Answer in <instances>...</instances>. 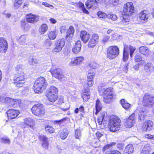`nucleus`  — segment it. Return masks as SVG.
<instances>
[{"label": "nucleus", "mask_w": 154, "mask_h": 154, "mask_svg": "<svg viewBox=\"0 0 154 154\" xmlns=\"http://www.w3.org/2000/svg\"><path fill=\"white\" fill-rule=\"evenodd\" d=\"M106 84L102 83L98 87V91L100 95L103 97V101L106 103L109 104L112 102L114 96V90L112 87L106 88L103 87Z\"/></svg>", "instance_id": "obj_1"}, {"label": "nucleus", "mask_w": 154, "mask_h": 154, "mask_svg": "<svg viewBox=\"0 0 154 154\" xmlns=\"http://www.w3.org/2000/svg\"><path fill=\"white\" fill-rule=\"evenodd\" d=\"M46 79L43 77L40 76L35 81L33 85L34 91L36 93H41L47 86Z\"/></svg>", "instance_id": "obj_2"}, {"label": "nucleus", "mask_w": 154, "mask_h": 154, "mask_svg": "<svg viewBox=\"0 0 154 154\" xmlns=\"http://www.w3.org/2000/svg\"><path fill=\"white\" fill-rule=\"evenodd\" d=\"M121 122L119 118L114 117L109 120L108 127L111 132H115L119 131L121 129Z\"/></svg>", "instance_id": "obj_3"}, {"label": "nucleus", "mask_w": 154, "mask_h": 154, "mask_svg": "<svg viewBox=\"0 0 154 154\" xmlns=\"http://www.w3.org/2000/svg\"><path fill=\"white\" fill-rule=\"evenodd\" d=\"M26 80L25 73L22 71H19L15 74L13 78V83L18 88L22 87L25 83Z\"/></svg>", "instance_id": "obj_4"}, {"label": "nucleus", "mask_w": 154, "mask_h": 154, "mask_svg": "<svg viewBox=\"0 0 154 154\" xmlns=\"http://www.w3.org/2000/svg\"><path fill=\"white\" fill-rule=\"evenodd\" d=\"M58 90L54 86H51L47 91L45 96L50 102L54 103L58 99Z\"/></svg>", "instance_id": "obj_5"}, {"label": "nucleus", "mask_w": 154, "mask_h": 154, "mask_svg": "<svg viewBox=\"0 0 154 154\" xmlns=\"http://www.w3.org/2000/svg\"><path fill=\"white\" fill-rule=\"evenodd\" d=\"M141 103L145 107H152L154 106V95L146 93L142 96Z\"/></svg>", "instance_id": "obj_6"}, {"label": "nucleus", "mask_w": 154, "mask_h": 154, "mask_svg": "<svg viewBox=\"0 0 154 154\" xmlns=\"http://www.w3.org/2000/svg\"><path fill=\"white\" fill-rule=\"evenodd\" d=\"M136 50L135 47L131 45H125L123 52V60L124 62L128 60L129 57V52L131 58L133 57V54Z\"/></svg>", "instance_id": "obj_7"}, {"label": "nucleus", "mask_w": 154, "mask_h": 154, "mask_svg": "<svg viewBox=\"0 0 154 154\" xmlns=\"http://www.w3.org/2000/svg\"><path fill=\"white\" fill-rule=\"evenodd\" d=\"M119 54V49L116 45L109 47L107 49L106 57L109 60H113L116 58Z\"/></svg>", "instance_id": "obj_8"}, {"label": "nucleus", "mask_w": 154, "mask_h": 154, "mask_svg": "<svg viewBox=\"0 0 154 154\" xmlns=\"http://www.w3.org/2000/svg\"><path fill=\"white\" fill-rule=\"evenodd\" d=\"M31 110L34 115L39 117L44 116L45 113L43 104L40 103L35 104L32 107Z\"/></svg>", "instance_id": "obj_9"}, {"label": "nucleus", "mask_w": 154, "mask_h": 154, "mask_svg": "<svg viewBox=\"0 0 154 154\" xmlns=\"http://www.w3.org/2000/svg\"><path fill=\"white\" fill-rule=\"evenodd\" d=\"M135 12V8L132 2H128L124 4L123 8V14L132 16Z\"/></svg>", "instance_id": "obj_10"}, {"label": "nucleus", "mask_w": 154, "mask_h": 154, "mask_svg": "<svg viewBox=\"0 0 154 154\" xmlns=\"http://www.w3.org/2000/svg\"><path fill=\"white\" fill-rule=\"evenodd\" d=\"M99 40V36L97 33L92 34L89 40L87 46L88 48H92L95 47Z\"/></svg>", "instance_id": "obj_11"}, {"label": "nucleus", "mask_w": 154, "mask_h": 154, "mask_svg": "<svg viewBox=\"0 0 154 154\" xmlns=\"http://www.w3.org/2000/svg\"><path fill=\"white\" fill-rule=\"evenodd\" d=\"M20 113L19 110L13 109H8L6 112L8 119L9 120L17 119Z\"/></svg>", "instance_id": "obj_12"}, {"label": "nucleus", "mask_w": 154, "mask_h": 154, "mask_svg": "<svg viewBox=\"0 0 154 154\" xmlns=\"http://www.w3.org/2000/svg\"><path fill=\"white\" fill-rule=\"evenodd\" d=\"M52 76L59 80H60L64 78V75L62 70L60 68H57L51 69L50 71Z\"/></svg>", "instance_id": "obj_13"}, {"label": "nucleus", "mask_w": 154, "mask_h": 154, "mask_svg": "<svg viewBox=\"0 0 154 154\" xmlns=\"http://www.w3.org/2000/svg\"><path fill=\"white\" fill-rule=\"evenodd\" d=\"M65 44V41L63 38L59 39L56 41L55 43L54 47L52 49L54 53H58L62 50Z\"/></svg>", "instance_id": "obj_14"}, {"label": "nucleus", "mask_w": 154, "mask_h": 154, "mask_svg": "<svg viewBox=\"0 0 154 154\" xmlns=\"http://www.w3.org/2000/svg\"><path fill=\"white\" fill-rule=\"evenodd\" d=\"M94 74L95 73L94 72L88 73L86 82L84 85V88L86 89L89 90V87L93 86L94 85L93 79Z\"/></svg>", "instance_id": "obj_15"}, {"label": "nucleus", "mask_w": 154, "mask_h": 154, "mask_svg": "<svg viewBox=\"0 0 154 154\" xmlns=\"http://www.w3.org/2000/svg\"><path fill=\"white\" fill-rule=\"evenodd\" d=\"M25 17L27 22L30 23L35 24L39 20V17L38 16L32 13L26 14Z\"/></svg>", "instance_id": "obj_16"}, {"label": "nucleus", "mask_w": 154, "mask_h": 154, "mask_svg": "<svg viewBox=\"0 0 154 154\" xmlns=\"http://www.w3.org/2000/svg\"><path fill=\"white\" fill-rule=\"evenodd\" d=\"M38 139L41 142V144L42 147L44 149H48L49 145L48 138L45 135L41 134L38 136Z\"/></svg>", "instance_id": "obj_17"}, {"label": "nucleus", "mask_w": 154, "mask_h": 154, "mask_svg": "<svg viewBox=\"0 0 154 154\" xmlns=\"http://www.w3.org/2000/svg\"><path fill=\"white\" fill-rule=\"evenodd\" d=\"M153 123L150 120H147L144 122L143 124L142 129L144 131H150L153 128Z\"/></svg>", "instance_id": "obj_18"}, {"label": "nucleus", "mask_w": 154, "mask_h": 154, "mask_svg": "<svg viewBox=\"0 0 154 154\" xmlns=\"http://www.w3.org/2000/svg\"><path fill=\"white\" fill-rule=\"evenodd\" d=\"M79 35L81 40L84 44L86 43L90 38V34L85 30L81 31Z\"/></svg>", "instance_id": "obj_19"}, {"label": "nucleus", "mask_w": 154, "mask_h": 154, "mask_svg": "<svg viewBox=\"0 0 154 154\" xmlns=\"http://www.w3.org/2000/svg\"><path fill=\"white\" fill-rule=\"evenodd\" d=\"M138 17L141 21H147L149 17V14L147 10H143L139 13Z\"/></svg>", "instance_id": "obj_20"}, {"label": "nucleus", "mask_w": 154, "mask_h": 154, "mask_svg": "<svg viewBox=\"0 0 154 154\" xmlns=\"http://www.w3.org/2000/svg\"><path fill=\"white\" fill-rule=\"evenodd\" d=\"M84 59V57L82 56L76 57L74 58L73 60H71L69 63V65L71 66L79 65L82 63Z\"/></svg>", "instance_id": "obj_21"}, {"label": "nucleus", "mask_w": 154, "mask_h": 154, "mask_svg": "<svg viewBox=\"0 0 154 154\" xmlns=\"http://www.w3.org/2000/svg\"><path fill=\"white\" fill-rule=\"evenodd\" d=\"M85 4L88 9H95L97 6V4L94 0H87L85 2Z\"/></svg>", "instance_id": "obj_22"}, {"label": "nucleus", "mask_w": 154, "mask_h": 154, "mask_svg": "<svg viewBox=\"0 0 154 154\" xmlns=\"http://www.w3.org/2000/svg\"><path fill=\"white\" fill-rule=\"evenodd\" d=\"M139 50L140 53L145 56H149L151 53L149 48L146 46H141L139 47Z\"/></svg>", "instance_id": "obj_23"}, {"label": "nucleus", "mask_w": 154, "mask_h": 154, "mask_svg": "<svg viewBox=\"0 0 154 154\" xmlns=\"http://www.w3.org/2000/svg\"><path fill=\"white\" fill-rule=\"evenodd\" d=\"M81 94L82 98L84 101H87L90 99V97L91 94L90 90L84 88Z\"/></svg>", "instance_id": "obj_24"}, {"label": "nucleus", "mask_w": 154, "mask_h": 154, "mask_svg": "<svg viewBox=\"0 0 154 154\" xmlns=\"http://www.w3.org/2000/svg\"><path fill=\"white\" fill-rule=\"evenodd\" d=\"M18 100L6 97L5 100V102L8 107H12L17 104L18 103Z\"/></svg>", "instance_id": "obj_25"}, {"label": "nucleus", "mask_w": 154, "mask_h": 154, "mask_svg": "<svg viewBox=\"0 0 154 154\" xmlns=\"http://www.w3.org/2000/svg\"><path fill=\"white\" fill-rule=\"evenodd\" d=\"M82 46L80 40L77 41L72 49V52L75 54H77L81 50Z\"/></svg>", "instance_id": "obj_26"}, {"label": "nucleus", "mask_w": 154, "mask_h": 154, "mask_svg": "<svg viewBox=\"0 0 154 154\" xmlns=\"http://www.w3.org/2000/svg\"><path fill=\"white\" fill-rule=\"evenodd\" d=\"M24 124L29 126L32 128L34 129L35 125V121L31 118H26L24 119Z\"/></svg>", "instance_id": "obj_27"}, {"label": "nucleus", "mask_w": 154, "mask_h": 154, "mask_svg": "<svg viewBox=\"0 0 154 154\" xmlns=\"http://www.w3.org/2000/svg\"><path fill=\"white\" fill-rule=\"evenodd\" d=\"M115 142H112L109 144H107L105 145L103 147L102 152L105 154H107L109 153V152L112 151V150H109V148L116 144Z\"/></svg>", "instance_id": "obj_28"}, {"label": "nucleus", "mask_w": 154, "mask_h": 154, "mask_svg": "<svg viewBox=\"0 0 154 154\" xmlns=\"http://www.w3.org/2000/svg\"><path fill=\"white\" fill-rule=\"evenodd\" d=\"M48 26L46 24H42L38 28V32L40 35H43L48 31Z\"/></svg>", "instance_id": "obj_29"}, {"label": "nucleus", "mask_w": 154, "mask_h": 154, "mask_svg": "<svg viewBox=\"0 0 154 154\" xmlns=\"http://www.w3.org/2000/svg\"><path fill=\"white\" fill-rule=\"evenodd\" d=\"M130 15L125 14H123L121 17V22L122 23L127 25L129 23L130 21Z\"/></svg>", "instance_id": "obj_30"}, {"label": "nucleus", "mask_w": 154, "mask_h": 154, "mask_svg": "<svg viewBox=\"0 0 154 154\" xmlns=\"http://www.w3.org/2000/svg\"><path fill=\"white\" fill-rule=\"evenodd\" d=\"M122 106L126 110L129 109L131 107V105L125 99H122L120 100Z\"/></svg>", "instance_id": "obj_31"}, {"label": "nucleus", "mask_w": 154, "mask_h": 154, "mask_svg": "<svg viewBox=\"0 0 154 154\" xmlns=\"http://www.w3.org/2000/svg\"><path fill=\"white\" fill-rule=\"evenodd\" d=\"M79 111L81 112L79 115L80 118H82L84 117V113H85V111L84 107L83 105H81L79 107V108H76L74 110V112L75 113H78Z\"/></svg>", "instance_id": "obj_32"}, {"label": "nucleus", "mask_w": 154, "mask_h": 154, "mask_svg": "<svg viewBox=\"0 0 154 154\" xmlns=\"http://www.w3.org/2000/svg\"><path fill=\"white\" fill-rule=\"evenodd\" d=\"M134 151V147L131 144L128 145L124 151V154H132Z\"/></svg>", "instance_id": "obj_33"}, {"label": "nucleus", "mask_w": 154, "mask_h": 154, "mask_svg": "<svg viewBox=\"0 0 154 154\" xmlns=\"http://www.w3.org/2000/svg\"><path fill=\"white\" fill-rule=\"evenodd\" d=\"M102 106L100 100L97 99L96 101L95 114L97 115L99 112L102 109Z\"/></svg>", "instance_id": "obj_34"}, {"label": "nucleus", "mask_w": 154, "mask_h": 154, "mask_svg": "<svg viewBox=\"0 0 154 154\" xmlns=\"http://www.w3.org/2000/svg\"><path fill=\"white\" fill-rule=\"evenodd\" d=\"M47 35L49 39L50 40H53L55 39L57 35L56 30L54 29L48 31L47 33Z\"/></svg>", "instance_id": "obj_35"}, {"label": "nucleus", "mask_w": 154, "mask_h": 154, "mask_svg": "<svg viewBox=\"0 0 154 154\" xmlns=\"http://www.w3.org/2000/svg\"><path fill=\"white\" fill-rule=\"evenodd\" d=\"M106 113L104 112H101L99 115L97 119V122L99 125H101L105 116Z\"/></svg>", "instance_id": "obj_36"}, {"label": "nucleus", "mask_w": 154, "mask_h": 154, "mask_svg": "<svg viewBox=\"0 0 154 154\" xmlns=\"http://www.w3.org/2000/svg\"><path fill=\"white\" fill-rule=\"evenodd\" d=\"M151 150L150 145L147 144L144 146L140 152V154H149Z\"/></svg>", "instance_id": "obj_37"}, {"label": "nucleus", "mask_w": 154, "mask_h": 154, "mask_svg": "<svg viewBox=\"0 0 154 154\" xmlns=\"http://www.w3.org/2000/svg\"><path fill=\"white\" fill-rule=\"evenodd\" d=\"M77 6L81 9L83 12L85 14H88L89 12L85 8L84 4L81 2H79L76 3Z\"/></svg>", "instance_id": "obj_38"}, {"label": "nucleus", "mask_w": 154, "mask_h": 154, "mask_svg": "<svg viewBox=\"0 0 154 154\" xmlns=\"http://www.w3.org/2000/svg\"><path fill=\"white\" fill-rule=\"evenodd\" d=\"M24 0H15L13 3V7L15 9L19 8L23 2Z\"/></svg>", "instance_id": "obj_39"}, {"label": "nucleus", "mask_w": 154, "mask_h": 154, "mask_svg": "<svg viewBox=\"0 0 154 154\" xmlns=\"http://www.w3.org/2000/svg\"><path fill=\"white\" fill-rule=\"evenodd\" d=\"M146 112L145 111H141L139 112L138 119L140 121L144 120L146 118Z\"/></svg>", "instance_id": "obj_40"}, {"label": "nucleus", "mask_w": 154, "mask_h": 154, "mask_svg": "<svg viewBox=\"0 0 154 154\" xmlns=\"http://www.w3.org/2000/svg\"><path fill=\"white\" fill-rule=\"evenodd\" d=\"M45 128V131L48 133L52 134L55 131V129L54 128L48 125H46Z\"/></svg>", "instance_id": "obj_41"}, {"label": "nucleus", "mask_w": 154, "mask_h": 154, "mask_svg": "<svg viewBox=\"0 0 154 154\" xmlns=\"http://www.w3.org/2000/svg\"><path fill=\"white\" fill-rule=\"evenodd\" d=\"M134 122L128 120L127 119L125 123V125L127 128H130L134 125Z\"/></svg>", "instance_id": "obj_42"}, {"label": "nucleus", "mask_w": 154, "mask_h": 154, "mask_svg": "<svg viewBox=\"0 0 154 154\" xmlns=\"http://www.w3.org/2000/svg\"><path fill=\"white\" fill-rule=\"evenodd\" d=\"M97 14L98 17L100 18L106 19L107 17V14L101 11H98L97 13Z\"/></svg>", "instance_id": "obj_43"}, {"label": "nucleus", "mask_w": 154, "mask_h": 154, "mask_svg": "<svg viewBox=\"0 0 154 154\" xmlns=\"http://www.w3.org/2000/svg\"><path fill=\"white\" fill-rule=\"evenodd\" d=\"M142 57L139 53H137L134 56V61L136 63L140 62L142 60Z\"/></svg>", "instance_id": "obj_44"}, {"label": "nucleus", "mask_w": 154, "mask_h": 154, "mask_svg": "<svg viewBox=\"0 0 154 154\" xmlns=\"http://www.w3.org/2000/svg\"><path fill=\"white\" fill-rule=\"evenodd\" d=\"M107 17L108 19H111L113 21L116 20L117 19V17L116 15L111 13L107 14Z\"/></svg>", "instance_id": "obj_45"}, {"label": "nucleus", "mask_w": 154, "mask_h": 154, "mask_svg": "<svg viewBox=\"0 0 154 154\" xmlns=\"http://www.w3.org/2000/svg\"><path fill=\"white\" fill-rule=\"evenodd\" d=\"M26 37L25 35H22L20 37L18 42L21 44H23L26 41Z\"/></svg>", "instance_id": "obj_46"}, {"label": "nucleus", "mask_w": 154, "mask_h": 154, "mask_svg": "<svg viewBox=\"0 0 154 154\" xmlns=\"http://www.w3.org/2000/svg\"><path fill=\"white\" fill-rule=\"evenodd\" d=\"M59 134L60 137L62 140L65 139L68 135V134L63 131L60 132Z\"/></svg>", "instance_id": "obj_47"}, {"label": "nucleus", "mask_w": 154, "mask_h": 154, "mask_svg": "<svg viewBox=\"0 0 154 154\" xmlns=\"http://www.w3.org/2000/svg\"><path fill=\"white\" fill-rule=\"evenodd\" d=\"M74 32L75 29L74 28L73 26H71L69 27L66 33L74 35Z\"/></svg>", "instance_id": "obj_48"}, {"label": "nucleus", "mask_w": 154, "mask_h": 154, "mask_svg": "<svg viewBox=\"0 0 154 154\" xmlns=\"http://www.w3.org/2000/svg\"><path fill=\"white\" fill-rule=\"evenodd\" d=\"M73 35L66 33L65 38L66 40L70 42L72 39Z\"/></svg>", "instance_id": "obj_49"}, {"label": "nucleus", "mask_w": 154, "mask_h": 154, "mask_svg": "<svg viewBox=\"0 0 154 154\" xmlns=\"http://www.w3.org/2000/svg\"><path fill=\"white\" fill-rule=\"evenodd\" d=\"M89 65L90 68L95 69L97 68V64L94 61H91L89 63Z\"/></svg>", "instance_id": "obj_50"}, {"label": "nucleus", "mask_w": 154, "mask_h": 154, "mask_svg": "<svg viewBox=\"0 0 154 154\" xmlns=\"http://www.w3.org/2000/svg\"><path fill=\"white\" fill-rule=\"evenodd\" d=\"M128 120H130L132 122H135V114L134 113H132L131 115H130L128 118L127 119Z\"/></svg>", "instance_id": "obj_51"}, {"label": "nucleus", "mask_w": 154, "mask_h": 154, "mask_svg": "<svg viewBox=\"0 0 154 154\" xmlns=\"http://www.w3.org/2000/svg\"><path fill=\"white\" fill-rule=\"evenodd\" d=\"M21 27L24 29H26V25L27 24L24 20H22L21 21Z\"/></svg>", "instance_id": "obj_52"}, {"label": "nucleus", "mask_w": 154, "mask_h": 154, "mask_svg": "<svg viewBox=\"0 0 154 154\" xmlns=\"http://www.w3.org/2000/svg\"><path fill=\"white\" fill-rule=\"evenodd\" d=\"M45 45L48 47L51 46L52 45V42L48 39H46L44 42Z\"/></svg>", "instance_id": "obj_53"}, {"label": "nucleus", "mask_w": 154, "mask_h": 154, "mask_svg": "<svg viewBox=\"0 0 154 154\" xmlns=\"http://www.w3.org/2000/svg\"><path fill=\"white\" fill-rule=\"evenodd\" d=\"M75 136L77 139H79L81 136V132L79 130H76L75 131Z\"/></svg>", "instance_id": "obj_54"}, {"label": "nucleus", "mask_w": 154, "mask_h": 154, "mask_svg": "<svg viewBox=\"0 0 154 154\" xmlns=\"http://www.w3.org/2000/svg\"><path fill=\"white\" fill-rule=\"evenodd\" d=\"M42 5L46 7L51 8V9H52L54 8V6L46 2H43L42 3Z\"/></svg>", "instance_id": "obj_55"}, {"label": "nucleus", "mask_w": 154, "mask_h": 154, "mask_svg": "<svg viewBox=\"0 0 154 154\" xmlns=\"http://www.w3.org/2000/svg\"><path fill=\"white\" fill-rule=\"evenodd\" d=\"M1 140L2 142L4 143H9L10 142V139L8 138H3Z\"/></svg>", "instance_id": "obj_56"}, {"label": "nucleus", "mask_w": 154, "mask_h": 154, "mask_svg": "<svg viewBox=\"0 0 154 154\" xmlns=\"http://www.w3.org/2000/svg\"><path fill=\"white\" fill-rule=\"evenodd\" d=\"M67 119L66 118H64L60 120H56L55 121V122L58 124H61L64 122Z\"/></svg>", "instance_id": "obj_57"}, {"label": "nucleus", "mask_w": 154, "mask_h": 154, "mask_svg": "<svg viewBox=\"0 0 154 154\" xmlns=\"http://www.w3.org/2000/svg\"><path fill=\"white\" fill-rule=\"evenodd\" d=\"M110 38V36L106 35L104 36L103 39L102 40V42L103 43H105L108 41Z\"/></svg>", "instance_id": "obj_58"}, {"label": "nucleus", "mask_w": 154, "mask_h": 154, "mask_svg": "<svg viewBox=\"0 0 154 154\" xmlns=\"http://www.w3.org/2000/svg\"><path fill=\"white\" fill-rule=\"evenodd\" d=\"M117 148L119 150H122L124 148V145L122 143H118L117 145Z\"/></svg>", "instance_id": "obj_59"}, {"label": "nucleus", "mask_w": 154, "mask_h": 154, "mask_svg": "<svg viewBox=\"0 0 154 154\" xmlns=\"http://www.w3.org/2000/svg\"><path fill=\"white\" fill-rule=\"evenodd\" d=\"M129 63H126L123 68V71L125 72H127L128 71V67L129 66Z\"/></svg>", "instance_id": "obj_60"}, {"label": "nucleus", "mask_w": 154, "mask_h": 154, "mask_svg": "<svg viewBox=\"0 0 154 154\" xmlns=\"http://www.w3.org/2000/svg\"><path fill=\"white\" fill-rule=\"evenodd\" d=\"M109 153L107 154H122L120 152L115 150H112V151L109 152Z\"/></svg>", "instance_id": "obj_61"}, {"label": "nucleus", "mask_w": 154, "mask_h": 154, "mask_svg": "<svg viewBox=\"0 0 154 154\" xmlns=\"http://www.w3.org/2000/svg\"><path fill=\"white\" fill-rule=\"evenodd\" d=\"M66 30V27L65 26H62L60 28V31L61 33L65 32Z\"/></svg>", "instance_id": "obj_62"}, {"label": "nucleus", "mask_w": 154, "mask_h": 154, "mask_svg": "<svg viewBox=\"0 0 154 154\" xmlns=\"http://www.w3.org/2000/svg\"><path fill=\"white\" fill-rule=\"evenodd\" d=\"M145 137L148 139H152L154 140V135L150 134H146L145 135Z\"/></svg>", "instance_id": "obj_63"}, {"label": "nucleus", "mask_w": 154, "mask_h": 154, "mask_svg": "<svg viewBox=\"0 0 154 154\" xmlns=\"http://www.w3.org/2000/svg\"><path fill=\"white\" fill-rule=\"evenodd\" d=\"M63 103V98L62 97H60L58 99L57 104L59 105H60Z\"/></svg>", "instance_id": "obj_64"}]
</instances>
